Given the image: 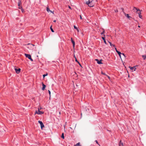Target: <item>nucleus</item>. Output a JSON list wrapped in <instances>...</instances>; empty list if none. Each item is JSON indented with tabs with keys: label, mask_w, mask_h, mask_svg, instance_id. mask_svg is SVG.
<instances>
[{
	"label": "nucleus",
	"mask_w": 146,
	"mask_h": 146,
	"mask_svg": "<svg viewBox=\"0 0 146 146\" xmlns=\"http://www.w3.org/2000/svg\"><path fill=\"white\" fill-rule=\"evenodd\" d=\"M40 109H40L39 108H38V111H36L35 114H37L38 115H41L43 114L44 113V112L41 111H40Z\"/></svg>",
	"instance_id": "1"
},
{
	"label": "nucleus",
	"mask_w": 146,
	"mask_h": 146,
	"mask_svg": "<svg viewBox=\"0 0 146 146\" xmlns=\"http://www.w3.org/2000/svg\"><path fill=\"white\" fill-rule=\"evenodd\" d=\"M25 55L27 58H28L29 59H30L31 60V61H33V60L31 58V55L30 54H25Z\"/></svg>",
	"instance_id": "2"
},
{
	"label": "nucleus",
	"mask_w": 146,
	"mask_h": 146,
	"mask_svg": "<svg viewBox=\"0 0 146 146\" xmlns=\"http://www.w3.org/2000/svg\"><path fill=\"white\" fill-rule=\"evenodd\" d=\"M134 8L137 10V12L139 15V17L141 19L142 16L141 15V13L139 9L138 10L136 8L134 7Z\"/></svg>",
	"instance_id": "3"
},
{
	"label": "nucleus",
	"mask_w": 146,
	"mask_h": 146,
	"mask_svg": "<svg viewBox=\"0 0 146 146\" xmlns=\"http://www.w3.org/2000/svg\"><path fill=\"white\" fill-rule=\"evenodd\" d=\"M38 122L40 124V125L41 128L42 129V128L44 127V124L40 120L38 121Z\"/></svg>",
	"instance_id": "4"
},
{
	"label": "nucleus",
	"mask_w": 146,
	"mask_h": 146,
	"mask_svg": "<svg viewBox=\"0 0 146 146\" xmlns=\"http://www.w3.org/2000/svg\"><path fill=\"white\" fill-rule=\"evenodd\" d=\"M129 68L131 70H132L133 71H135V69H136V68L135 67V66H134L133 67L129 66Z\"/></svg>",
	"instance_id": "5"
},
{
	"label": "nucleus",
	"mask_w": 146,
	"mask_h": 146,
	"mask_svg": "<svg viewBox=\"0 0 146 146\" xmlns=\"http://www.w3.org/2000/svg\"><path fill=\"white\" fill-rule=\"evenodd\" d=\"M15 71L16 72L17 74L19 73L20 72L21 69L20 68H19L18 69H17V68H15Z\"/></svg>",
	"instance_id": "6"
},
{
	"label": "nucleus",
	"mask_w": 146,
	"mask_h": 146,
	"mask_svg": "<svg viewBox=\"0 0 146 146\" xmlns=\"http://www.w3.org/2000/svg\"><path fill=\"white\" fill-rule=\"evenodd\" d=\"M95 60L97 62L98 64H102V62H101L102 60H99L98 59H96Z\"/></svg>",
	"instance_id": "7"
},
{
	"label": "nucleus",
	"mask_w": 146,
	"mask_h": 146,
	"mask_svg": "<svg viewBox=\"0 0 146 146\" xmlns=\"http://www.w3.org/2000/svg\"><path fill=\"white\" fill-rule=\"evenodd\" d=\"M42 90H44L45 87H46V85H44L43 83H42Z\"/></svg>",
	"instance_id": "8"
},
{
	"label": "nucleus",
	"mask_w": 146,
	"mask_h": 146,
	"mask_svg": "<svg viewBox=\"0 0 146 146\" xmlns=\"http://www.w3.org/2000/svg\"><path fill=\"white\" fill-rule=\"evenodd\" d=\"M119 146H123V143L121 142V140H120L119 144Z\"/></svg>",
	"instance_id": "9"
},
{
	"label": "nucleus",
	"mask_w": 146,
	"mask_h": 146,
	"mask_svg": "<svg viewBox=\"0 0 146 146\" xmlns=\"http://www.w3.org/2000/svg\"><path fill=\"white\" fill-rule=\"evenodd\" d=\"M71 42H72V43L73 44V47H74L75 46V42L74 41V40H73L72 39V38H71Z\"/></svg>",
	"instance_id": "10"
},
{
	"label": "nucleus",
	"mask_w": 146,
	"mask_h": 146,
	"mask_svg": "<svg viewBox=\"0 0 146 146\" xmlns=\"http://www.w3.org/2000/svg\"><path fill=\"white\" fill-rule=\"evenodd\" d=\"M21 3V2L20 1H19V2L18 3V5L19 6V8L20 9H21L22 8V6H20V4Z\"/></svg>",
	"instance_id": "11"
},
{
	"label": "nucleus",
	"mask_w": 146,
	"mask_h": 146,
	"mask_svg": "<svg viewBox=\"0 0 146 146\" xmlns=\"http://www.w3.org/2000/svg\"><path fill=\"white\" fill-rule=\"evenodd\" d=\"M102 38L103 39V40H104V43L105 44H106V41L105 40V39L104 37H102Z\"/></svg>",
	"instance_id": "12"
},
{
	"label": "nucleus",
	"mask_w": 146,
	"mask_h": 146,
	"mask_svg": "<svg viewBox=\"0 0 146 146\" xmlns=\"http://www.w3.org/2000/svg\"><path fill=\"white\" fill-rule=\"evenodd\" d=\"M80 142H79L78 143H77L74 146H81L80 145Z\"/></svg>",
	"instance_id": "13"
},
{
	"label": "nucleus",
	"mask_w": 146,
	"mask_h": 146,
	"mask_svg": "<svg viewBox=\"0 0 146 146\" xmlns=\"http://www.w3.org/2000/svg\"><path fill=\"white\" fill-rule=\"evenodd\" d=\"M117 53L118 54L119 56L121 57V54L122 53H121L119 51H117Z\"/></svg>",
	"instance_id": "14"
},
{
	"label": "nucleus",
	"mask_w": 146,
	"mask_h": 146,
	"mask_svg": "<svg viewBox=\"0 0 146 146\" xmlns=\"http://www.w3.org/2000/svg\"><path fill=\"white\" fill-rule=\"evenodd\" d=\"M46 11L48 12H49V11H50V9L48 7H46Z\"/></svg>",
	"instance_id": "15"
},
{
	"label": "nucleus",
	"mask_w": 146,
	"mask_h": 146,
	"mask_svg": "<svg viewBox=\"0 0 146 146\" xmlns=\"http://www.w3.org/2000/svg\"><path fill=\"white\" fill-rule=\"evenodd\" d=\"M50 29L51 30V31L52 32H54V30H53V29H52V26H51L50 27Z\"/></svg>",
	"instance_id": "16"
},
{
	"label": "nucleus",
	"mask_w": 146,
	"mask_h": 146,
	"mask_svg": "<svg viewBox=\"0 0 146 146\" xmlns=\"http://www.w3.org/2000/svg\"><path fill=\"white\" fill-rule=\"evenodd\" d=\"M74 27L75 29H76L77 30V31H78L79 32V30L78 29V28L76 27L74 25Z\"/></svg>",
	"instance_id": "17"
},
{
	"label": "nucleus",
	"mask_w": 146,
	"mask_h": 146,
	"mask_svg": "<svg viewBox=\"0 0 146 146\" xmlns=\"http://www.w3.org/2000/svg\"><path fill=\"white\" fill-rule=\"evenodd\" d=\"M61 137L63 139H64V133H62V135Z\"/></svg>",
	"instance_id": "18"
},
{
	"label": "nucleus",
	"mask_w": 146,
	"mask_h": 146,
	"mask_svg": "<svg viewBox=\"0 0 146 146\" xmlns=\"http://www.w3.org/2000/svg\"><path fill=\"white\" fill-rule=\"evenodd\" d=\"M142 57L144 60H145L146 58V55H143Z\"/></svg>",
	"instance_id": "19"
},
{
	"label": "nucleus",
	"mask_w": 146,
	"mask_h": 146,
	"mask_svg": "<svg viewBox=\"0 0 146 146\" xmlns=\"http://www.w3.org/2000/svg\"><path fill=\"white\" fill-rule=\"evenodd\" d=\"M88 6L89 7H92L94 5H93L91 4L90 3V4H89Z\"/></svg>",
	"instance_id": "20"
},
{
	"label": "nucleus",
	"mask_w": 146,
	"mask_h": 146,
	"mask_svg": "<svg viewBox=\"0 0 146 146\" xmlns=\"http://www.w3.org/2000/svg\"><path fill=\"white\" fill-rule=\"evenodd\" d=\"M90 2L89 1H87L86 3L87 5H89V4H90Z\"/></svg>",
	"instance_id": "21"
},
{
	"label": "nucleus",
	"mask_w": 146,
	"mask_h": 146,
	"mask_svg": "<svg viewBox=\"0 0 146 146\" xmlns=\"http://www.w3.org/2000/svg\"><path fill=\"white\" fill-rule=\"evenodd\" d=\"M125 16H126L128 18H129L130 17V16H129V15L128 14H126Z\"/></svg>",
	"instance_id": "22"
},
{
	"label": "nucleus",
	"mask_w": 146,
	"mask_h": 146,
	"mask_svg": "<svg viewBox=\"0 0 146 146\" xmlns=\"http://www.w3.org/2000/svg\"><path fill=\"white\" fill-rule=\"evenodd\" d=\"M74 58H75V61L76 62H77L78 63H79V62L77 60L76 58V57H75V56H74Z\"/></svg>",
	"instance_id": "23"
},
{
	"label": "nucleus",
	"mask_w": 146,
	"mask_h": 146,
	"mask_svg": "<svg viewBox=\"0 0 146 146\" xmlns=\"http://www.w3.org/2000/svg\"><path fill=\"white\" fill-rule=\"evenodd\" d=\"M105 33V31L104 30H103V31L101 33V35H102L103 34H104Z\"/></svg>",
	"instance_id": "24"
},
{
	"label": "nucleus",
	"mask_w": 146,
	"mask_h": 146,
	"mask_svg": "<svg viewBox=\"0 0 146 146\" xmlns=\"http://www.w3.org/2000/svg\"><path fill=\"white\" fill-rule=\"evenodd\" d=\"M95 142H96V143H97V144H98L99 146H100L99 144L98 143V141L97 140H96L95 141Z\"/></svg>",
	"instance_id": "25"
},
{
	"label": "nucleus",
	"mask_w": 146,
	"mask_h": 146,
	"mask_svg": "<svg viewBox=\"0 0 146 146\" xmlns=\"http://www.w3.org/2000/svg\"><path fill=\"white\" fill-rule=\"evenodd\" d=\"M47 75V74H44L43 75V77H44L45 76H46Z\"/></svg>",
	"instance_id": "26"
},
{
	"label": "nucleus",
	"mask_w": 146,
	"mask_h": 146,
	"mask_svg": "<svg viewBox=\"0 0 146 146\" xmlns=\"http://www.w3.org/2000/svg\"><path fill=\"white\" fill-rule=\"evenodd\" d=\"M108 42L109 43L110 46H112V43L111 42H109V41H108Z\"/></svg>",
	"instance_id": "27"
},
{
	"label": "nucleus",
	"mask_w": 146,
	"mask_h": 146,
	"mask_svg": "<svg viewBox=\"0 0 146 146\" xmlns=\"http://www.w3.org/2000/svg\"><path fill=\"white\" fill-rule=\"evenodd\" d=\"M21 10L22 12L23 13L24 12V10L22 8L21 9Z\"/></svg>",
	"instance_id": "28"
},
{
	"label": "nucleus",
	"mask_w": 146,
	"mask_h": 146,
	"mask_svg": "<svg viewBox=\"0 0 146 146\" xmlns=\"http://www.w3.org/2000/svg\"><path fill=\"white\" fill-rule=\"evenodd\" d=\"M48 93H49V94L50 95V91L49 90H48Z\"/></svg>",
	"instance_id": "29"
},
{
	"label": "nucleus",
	"mask_w": 146,
	"mask_h": 146,
	"mask_svg": "<svg viewBox=\"0 0 146 146\" xmlns=\"http://www.w3.org/2000/svg\"><path fill=\"white\" fill-rule=\"evenodd\" d=\"M115 50H116V52H117V51H118V50H117V49L115 47Z\"/></svg>",
	"instance_id": "30"
},
{
	"label": "nucleus",
	"mask_w": 146,
	"mask_h": 146,
	"mask_svg": "<svg viewBox=\"0 0 146 146\" xmlns=\"http://www.w3.org/2000/svg\"><path fill=\"white\" fill-rule=\"evenodd\" d=\"M115 50H116V52H117V51H118V50H117V49L115 47Z\"/></svg>",
	"instance_id": "31"
},
{
	"label": "nucleus",
	"mask_w": 146,
	"mask_h": 146,
	"mask_svg": "<svg viewBox=\"0 0 146 146\" xmlns=\"http://www.w3.org/2000/svg\"><path fill=\"white\" fill-rule=\"evenodd\" d=\"M115 12H118V11L117 10H115Z\"/></svg>",
	"instance_id": "32"
},
{
	"label": "nucleus",
	"mask_w": 146,
	"mask_h": 146,
	"mask_svg": "<svg viewBox=\"0 0 146 146\" xmlns=\"http://www.w3.org/2000/svg\"><path fill=\"white\" fill-rule=\"evenodd\" d=\"M121 54H122V55H123V56H124L125 57V54L124 53H122Z\"/></svg>",
	"instance_id": "33"
},
{
	"label": "nucleus",
	"mask_w": 146,
	"mask_h": 146,
	"mask_svg": "<svg viewBox=\"0 0 146 146\" xmlns=\"http://www.w3.org/2000/svg\"><path fill=\"white\" fill-rule=\"evenodd\" d=\"M102 74L103 75H105V74L103 72H102Z\"/></svg>",
	"instance_id": "34"
},
{
	"label": "nucleus",
	"mask_w": 146,
	"mask_h": 146,
	"mask_svg": "<svg viewBox=\"0 0 146 146\" xmlns=\"http://www.w3.org/2000/svg\"><path fill=\"white\" fill-rule=\"evenodd\" d=\"M112 46H113L114 47H115V45H114V44H112Z\"/></svg>",
	"instance_id": "35"
},
{
	"label": "nucleus",
	"mask_w": 146,
	"mask_h": 146,
	"mask_svg": "<svg viewBox=\"0 0 146 146\" xmlns=\"http://www.w3.org/2000/svg\"><path fill=\"white\" fill-rule=\"evenodd\" d=\"M80 19H82V17H81V15H80Z\"/></svg>",
	"instance_id": "36"
},
{
	"label": "nucleus",
	"mask_w": 146,
	"mask_h": 146,
	"mask_svg": "<svg viewBox=\"0 0 146 146\" xmlns=\"http://www.w3.org/2000/svg\"><path fill=\"white\" fill-rule=\"evenodd\" d=\"M56 20H54V21H53V22H56Z\"/></svg>",
	"instance_id": "37"
},
{
	"label": "nucleus",
	"mask_w": 146,
	"mask_h": 146,
	"mask_svg": "<svg viewBox=\"0 0 146 146\" xmlns=\"http://www.w3.org/2000/svg\"><path fill=\"white\" fill-rule=\"evenodd\" d=\"M49 12L51 13H52V11L50 10V11H49Z\"/></svg>",
	"instance_id": "38"
},
{
	"label": "nucleus",
	"mask_w": 146,
	"mask_h": 146,
	"mask_svg": "<svg viewBox=\"0 0 146 146\" xmlns=\"http://www.w3.org/2000/svg\"><path fill=\"white\" fill-rule=\"evenodd\" d=\"M121 9H122V10L123 11V10H124L123 9V8H121Z\"/></svg>",
	"instance_id": "39"
},
{
	"label": "nucleus",
	"mask_w": 146,
	"mask_h": 146,
	"mask_svg": "<svg viewBox=\"0 0 146 146\" xmlns=\"http://www.w3.org/2000/svg\"><path fill=\"white\" fill-rule=\"evenodd\" d=\"M69 8L70 9H71V7L70 6H69Z\"/></svg>",
	"instance_id": "40"
},
{
	"label": "nucleus",
	"mask_w": 146,
	"mask_h": 146,
	"mask_svg": "<svg viewBox=\"0 0 146 146\" xmlns=\"http://www.w3.org/2000/svg\"><path fill=\"white\" fill-rule=\"evenodd\" d=\"M138 27H140V26L139 25V26H138Z\"/></svg>",
	"instance_id": "41"
},
{
	"label": "nucleus",
	"mask_w": 146,
	"mask_h": 146,
	"mask_svg": "<svg viewBox=\"0 0 146 146\" xmlns=\"http://www.w3.org/2000/svg\"><path fill=\"white\" fill-rule=\"evenodd\" d=\"M52 13L53 14H54V12L53 11H52Z\"/></svg>",
	"instance_id": "42"
}]
</instances>
